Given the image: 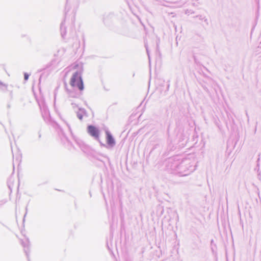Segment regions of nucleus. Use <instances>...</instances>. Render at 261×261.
Wrapping results in <instances>:
<instances>
[{
  "mask_svg": "<svg viewBox=\"0 0 261 261\" xmlns=\"http://www.w3.org/2000/svg\"><path fill=\"white\" fill-rule=\"evenodd\" d=\"M0 86L6 87V85L0 81Z\"/></svg>",
  "mask_w": 261,
  "mask_h": 261,
  "instance_id": "obj_5",
  "label": "nucleus"
},
{
  "mask_svg": "<svg viewBox=\"0 0 261 261\" xmlns=\"http://www.w3.org/2000/svg\"><path fill=\"white\" fill-rule=\"evenodd\" d=\"M106 135L107 143L111 146H113V145H114L115 141L112 135L108 132H106Z\"/></svg>",
  "mask_w": 261,
  "mask_h": 261,
  "instance_id": "obj_3",
  "label": "nucleus"
},
{
  "mask_svg": "<svg viewBox=\"0 0 261 261\" xmlns=\"http://www.w3.org/2000/svg\"><path fill=\"white\" fill-rule=\"evenodd\" d=\"M70 84L72 87H76L80 90H83V83L80 72H76L72 75Z\"/></svg>",
  "mask_w": 261,
  "mask_h": 261,
  "instance_id": "obj_1",
  "label": "nucleus"
},
{
  "mask_svg": "<svg viewBox=\"0 0 261 261\" xmlns=\"http://www.w3.org/2000/svg\"><path fill=\"white\" fill-rule=\"evenodd\" d=\"M29 78V75L27 74H24V80H27Z\"/></svg>",
  "mask_w": 261,
  "mask_h": 261,
  "instance_id": "obj_4",
  "label": "nucleus"
},
{
  "mask_svg": "<svg viewBox=\"0 0 261 261\" xmlns=\"http://www.w3.org/2000/svg\"><path fill=\"white\" fill-rule=\"evenodd\" d=\"M88 132L92 136L98 138L99 132L97 128L92 125H89L88 127Z\"/></svg>",
  "mask_w": 261,
  "mask_h": 261,
  "instance_id": "obj_2",
  "label": "nucleus"
}]
</instances>
